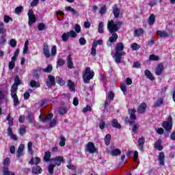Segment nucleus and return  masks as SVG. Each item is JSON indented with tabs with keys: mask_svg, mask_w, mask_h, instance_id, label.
<instances>
[{
	"mask_svg": "<svg viewBox=\"0 0 175 175\" xmlns=\"http://www.w3.org/2000/svg\"><path fill=\"white\" fill-rule=\"evenodd\" d=\"M122 25V22L117 21L114 23V21L111 20L108 21L107 23V29L110 33H112L111 36L109 38V40L107 42V46L110 47L111 46V43H116L117 39H118V35L117 34L118 31L120 30Z\"/></svg>",
	"mask_w": 175,
	"mask_h": 175,
	"instance_id": "f257e3e1",
	"label": "nucleus"
},
{
	"mask_svg": "<svg viewBox=\"0 0 175 175\" xmlns=\"http://www.w3.org/2000/svg\"><path fill=\"white\" fill-rule=\"evenodd\" d=\"M124 43H116L115 46V53L112 55L116 64H121V62H122V57L126 54L125 52H124Z\"/></svg>",
	"mask_w": 175,
	"mask_h": 175,
	"instance_id": "f03ea898",
	"label": "nucleus"
},
{
	"mask_svg": "<svg viewBox=\"0 0 175 175\" xmlns=\"http://www.w3.org/2000/svg\"><path fill=\"white\" fill-rule=\"evenodd\" d=\"M42 54L45 58H50L51 57L57 55V46L53 45L51 47V54H50V47L49 46V44L44 42L42 46Z\"/></svg>",
	"mask_w": 175,
	"mask_h": 175,
	"instance_id": "7ed1b4c3",
	"label": "nucleus"
},
{
	"mask_svg": "<svg viewBox=\"0 0 175 175\" xmlns=\"http://www.w3.org/2000/svg\"><path fill=\"white\" fill-rule=\"evenodd\" d=\"M95 76V72L91 70V68L86 67L85 71L83 72V80L85 84H90V80L94 79Z\"/></svg>",
	"mask_w": 175,
	"mask_h": 175,
	"instance_id": "20e7f679",
	"label": "nucleus"
},
{
	"mask_svg": "<svg viewBox=\"0 0 175 175\" xmlns=\"http://www.w3.org/2000/svg\"><path fill=\"white\" fill-rule=\"evenodd\" d=\"M161 126L165 129V132H172L173 129V119L172 116H169L167 120L162 122Z\"/></svg>",
	"mask_w": 175,
	"mask_h": 175,
	"instance_id": "39448f33",
	"label": "nucleus"
},
{
	"mask_svg": "<svg viewBox=\"0 0 175 175\" xmlns=\"http://www.w3.org/2000/svg\"><path fill=\"white\" fill-rule=\"evenodd\" d=\"M46 85L48 88H53L55 85V77L53 75H49L48 80L46 81Z\"/></svg>",
	"mask_w": 175,
	"mask_h": 175,
	"instance_id": "423d86ee",
	"label": "nucleus"
},
{
	"mask_svg": "<svg viewBox=\"0 0 175 175\" xmlns=\"http://www.w3.org/2000/svg\"><path fill=\"white\" fill-rule=\"evenodd\" d=\"M86 150L90 152V154H94L96 152V148L95 147V144L93 142H89L86 145Z\"/></svg>",
	"mask_w": 175,
	"mask_h": 175,
	"instance_id": "0eeeda50",
	"label": "nucleus"
},
{
	"mask_svg": "<svg viewBox=\"0 0 175 175\" xmlns=\"http://www.w3.org/2000/svg\"><path fill=\"white\" fill-rule=\"evenodd\" d=\"M146 143V139L144 137H141L138 139V144L137 145V148L139 151L144 150V144Z\"/></svg>",
	"mask_w": 175,
	"mask_h": 175,
	"instance_id": "6e6552de",
	"label": "nucleus"
},
{
	"mask_svg": "<svg viewBox=\"0 0 175 175\" xmlns=\"http://www.w3.org/2000/svg\"><path fill=\"white\" fill-rule=\"evenodd\" d=\"M164 69L165 68L163 67V64L162 63L159 64L155 68V75L157 76H161V75L163 73Z\"/></svg>",
	"mask_w": 175,
	"mask_h": 175,
	"instance_id": "1a4fd4ad",
	"label": "nucleus"
},
{
	"mask_svg": "<svg viewBox=\"0 0 175 175\" xmlns=\"http://www.w3.org/2000/svg\"><path fill=\"white\" fill-rule=\"evenodd\" d=\"M52 161H55V166H61L62 162H65V160L64 159V157H56L53 159H52Z\"/></svg>",
	"mask_w": 175,
	"mask_h": 175,
	"instance_id": "9d476101",
	"label": "nucleus"
},
{
	"mask_svg": "<svg viewBox=\"0 0 175 175\" xmlns=\"http://www.w3.org/2000/svg\"><path fill=\"white\" fill-rule=\"evenodd\" d=\"M25 148V146L24 144H21L18 146V148L16 151V157L18 158H21V157H23L24 155V150Z\"/></svg>",
	"mask_w": 175,
	"mask_h": 175,
	"instance_id": "9b49d317",
	"label": "nucleus"
},
{
	"mask_svg": "<svg viewBox=\"0 0 175 175\" xmlns=\"http://www.w3.org/2000/svg\"><path fill=\"white\" fill-rule=\"evenodd\" d=\"M112 9L115 18H118V17H120V14L121 13V10H120L117 4H115Z\"/></svg>",
	"mask_w": 175,
	"mask_h": 175,
	"instance_id": "f8f14e48",
	"label": "nucleus"
},
{
	"mask_svg": "<svg viewBox=\"0 0 175 175\" xmlns=\"http://www.w3.org/2000/svg\"><path fill=\"white\" fill-rule=\"evenodd\" d=\"M158 161L160 166H165V152H161L159 154Z\"/></svg>",
	"mask_w": 175,
	"mask_h": 175,
	"instance_id": "ddd939ff",
	"label": "nucleus"
},
{
	"mask_svg": "<svg viewBox=\"0 0 175 175\" xmlns=\"http://www.w3.org/2000/svg\"><path fill=\"white\" fill-rule=\"evenodd\" d=\"M40 72H42V68L40 67L33 70L32 76L36 80L39 79V77H40Z\"/></svg>",
	"mask_w": 175,
	"mask_h": 175,
	"instance_id": "4468645a",
	"label": "nucleus"
},
{
	"mask_svg": "<svg viewBox=\"0 0 175 175\" xmlns=\"http://www.w3.org/2000/svg\"><path fill=\"white\" fill-rule=\"evenodd\" d=\"M114 146H110V154L112 157H118V155H121V150L117 148L113 149Z\"/></svg>",
	"mask_w": 175,
	"mask_h": 175,
	"instance_id": "2eb2a0df",
	"label": "nucleus"
},
{
	"mask_svg": "<svg viewBox=\"0 0 175 175\" xmlns=\"http://www.w3.org/2000/svg\"><path fill=\"white\" fill-rule=\"evenodd\" d=\"M154 148H157L158 151H162L163 150V146H162V139H159L154 144Z\"/></svg>",
	"mask_w": 175,
	"mask_h": 175,
	"instance_id": "dca6fc26",
	"label": "nucleus"
},
{
	"mask_svg": "<svg viewBox=\"0 0 175 175\" xmlns=\"http://www.w3.org/2000/svg\"><path fill=\"white\" fill-rule=\"evenodd\" d=\"M146 109H147V104L146 103H142L139 106L137 111L139 114H143V113L146 112Z\"/></svg>",
	"mask_w": 175,
	"mask_h": 175,
	"instance_id": "f3484780",
	"label": "nucleus"
},
{
	"mask_svg": "<svg viewBox=\"0 0 175 175\" xmlns=\"http://www.w3.org/2000/svg\"><path fill=\"white\" fill-rule=\"evenodd\" d=\"M164 102H165V100L163 99V98H159L154 102L153 107H161V106L163 105Z\"/></svg>",
	"mask_w": 175,
	"mask_h": 175,
	"instance_id": "a211bd4d",
	"label": "nucleus"
},
{
	"mask_svg": "<svg viewBox=\"0 0 175 175\" xmlns=\"http://www.w3.org/2000/svg\"><path fill=\"white\" fill-rule=\"evenodd\" d=\"M144 33V29L142 28L135 29L134 30V36L136 38H140Z\"/></svg>",
	"mask_w": 175,
	"mask_h": 175,
	"instance_id": "6ab92c4d",
	"label": "nucleus"
},
{
	"mask_svg": "<svg viewBox=\"0 0 175 175\" xmlns=\"http://www.w3.org/2000/svg\"><path fill=\"white\" fill-rule=\"evenodd\" d=\"M42 172V167L39 165H35L33 167L31 170V173H33V174H40Z\"/></svg>",
	"mask_w": 175,
	"mask_h": 175,
	"instance_id": "aec40b11",
	"label": "nucleus"
},
{
	"mask_svg": "<svg viewBox=\"0 0 175 175\" xmlns=\"http://www.w3.org/2000/svg\"><path fill=\"white\" fill-rule=\"evenodd\" d=\"M111 125L113 126V128H116V129H121L122 128L117 119H113L111 122Z\"/></svg>",
	"mask_w": 175,
	"mask_h": 175,
	"instance_id": "412c9836",
	"label": "nucleus"
},
{
	"mask_svg": "<svg viewBox=\"0 0 175 175\" xmlns=\"http://www.w3.org/2000/svg\"><path fill=\"white\" fill-rule=\"evenodd\" d=\"M128 113L130 116L131 120H137L136 117V109H128Z\"/></svg>",
	"mask_w": 175,
	"mask_h": 175,
	"instance_id": "4be33fe9",
	"label": "nucleus"
},
{
	"mask_svg": "<svg viewBox=\"0 0 175 175\" xmlns=\"http://www.w3.org/2000/svg\"><path fill=\"white\" fill-rule=\"evenodd\" d=\"M67 65L69 69H73V60L72 59V55H68L67 57Z\"/></svg>",
	"mask_w": 175,
	"mask_h": 175,
	"instance_id": "5701e85b",
	"label": "nucleus"
},
{
	"mask_svg": "<svg viewBox=\"0 0 175 175\" xmlns=\"http://www.w3.org/2000/svg\"><path fill=\"white\" fill-rule=\"evenodd\" d=\"M31 88H40V83L36 81L35 80H31L29 83Z\"/></svg>",
	"mask_w": 175,
	"mask_h": 175,
	"instance_id": "b1692460",
	"label": "nucleus"
},
{
	"mask_svg": "<svg viewBox=\"0 0 175 175\" xmlns=\"http://www.w3.org/2000/svg\"><path fill=\"white\" fill-rule=\"evenodd\" d=\"M50 158H51V152H50V151L45 152L44 156V162H50V161H53V159Z\"/></svg>",
	"mask_w": 175,
	"mask_h": 175,
	"instance_id": "393cba45",
	"label": "nucleus"
},
{
	"mask_svg": "<svg viewBox=\"0 0 175 175\" xmlns=\"http://www.w3.org/2000/svg\"><path fill=\"white\" fill-rule=\"evenodd\" d=\"M130 126H132L131 131L133 133V135L137 133V131H139V124L136 122H134L133 124H130Z\"/></svg>",
	"mask_w": 175,
	"mask_h": 175,
	"instance_id": "a878e982",
	"label": "nucleus"
},
{
	"mask_svg": "<svg viewBox=\"0 0 175 175\" xmlns=\"http://www.w3.org/2000/svg\"><path fill=\"white\" fill-rule=\"evenodd\" d=\"M145 76H146V77L151 81H154V80H155V77H154V75H152V73H151L149 70H145Z\"/></svg>",
	"mask_w": 175,
	"mask_h": 175,
	"instance_id": "bb28decb",
	"label": "nucleus"
},
{
	"mask_svg": "<svg viewBox=\"0 0 175 175\" xmlns=\"http://www.w3.org/2000/svg\"><path fill=\"white\" fill-rule=\"evenodd\" d=\"M11 96L13 99L14 106H18L20 105V100H18L17 94H11Z\"/></svg>",
	"mask_w": 175,
	"mask_h": 175,
	"instance_id": "cd10ccee",
	"label": "nucleus"
},
{
	"mask_svg": "<svg viewBox=\"0 0 175 175\" xmlns=\"http://www.w3.org/2000/svg\"><path fill=\"white\" fill-rule=\"evenodd\" d=\"M157 34L160 36V38H169V33L165 31L158 30L157 31Z\"/></svg>",
	"mask_w": 175,
	"mask_h": 175,
	"instance_id": "c85d7f7f",
	"label": "nucleus"
},
{
	"mask_svg": "<svg viewBox=\"0 0 175 175\" xmlns=\"http://www.w3.org/2000/svg\"><path fill=\"white\" fill-rule=\"evenodd\" d=\"M35 23H36V16L33 15V16H29V21H28L29 26L32 27V25L35 24Z\"/></svg>",
	"mask_w": 175,
	"mask_h": 175,
	"instance_id": "c756f323",
	"label": "nucleus"
},
{
	"mask_svg": "<svg viewBox=\"0 0 175 175\" xmlns=\"http://www.w3.org/2000/svg\"><path fill=\"white\" fill-rule=\"evenodd\" d=\"M105 146H109L111 142V135L110 134H107L104 138Z\"/></svg>",
	"mask_w": 175,
	"mask_h": 175,
	"instance_id": "7c9ffc66",
	"label": "nucleus"
},
{
	"mask_svg": "<svg viewBox=\"0 0 175 175\" xmlns=\"http://www.w3.org/2000/svg\"><path fill=\"white\" fill-rule=\"evenodd\" d=\"M58 114H60V116H64V114H66L68 113V107H61L58 109Z\"/></svg>",
	"mask_w": 175,
	"mask_h": 175,
	"instance_id": "2f4dec72",
	"label": "nucleus"
},
{
	"mask_svg": "<svg viewBox=\"0 0 175 175\" xmlns=\"http://www.w3.org/2000/svg\"><path fill=\"white\" fill-rule=\"evenodd\" d=\"M148 23L149 25H154L155 23V15L154 14L150 15Z\"/></svg>",
	"mask_w": 175,
	"mask_h": 175,
	"instance_id": "473e14b6",
	"label": "nucleus"
},
{
	"mask_svg": "<svg viewBox=\"0 0 175 175\" xmlns=\"http://www.w3.org/2000/svg\"><path fill=\"white\" fill-rule=\"evenodd\" d=\"M5 33H6L5 23H3V22H0V35H5Z\"/></svg>",
	"mask_w": 175,
	"mask_h": 175,
	"instance_id": "72a5a7b5",
	"label": "nucleus"
},
{
	"mask_svg": "<svg viewBox=\"0 0 175 175\" xmlns=\"http://www.w3.org/2000/svg\"><path fill=\"white\" fill-rule=\"evenodd\" d=\"M56 83L59 85H65L66 82L62 79L59 76L56 77Z\"/></svg>",
	"mask_w": 175,
	"mask_h": 175,
	"instance_id": "f704fd0d",
	"label": "nucleus"
},
{
	"mask_svg": "<svg viewBox=\"0 0 175 175\" xmlns=\"http://www.w3.org/2000/svg\"><path fill=\"white\" fill-rule=\"evenodd\" d=\"M26 119L27 120L29 124H32L33 122V114L32 113L29 112L28 115L26 116Z\"/></svg>",
	"mask_w": 175,
	"mask_h": 175,
	"instance_id": "c9c22d12",
	"label": "nucleus"
},
{
	"mask_svg": "<svg viewBox=\"0 0 175 175\" xmlns=\"http://www.w3.org/2000/svg\"><path fill=\"white\" fill-rule=\"evenodd\" d=\"M18 90V86L13 84L11 88V95H17V90Z\"/></svg>",
	"mask_w": 175,
	"mask_h": 175,
	"instance_id": "e433bc0d",
	"label": "nucleus"
},
{
	"mask_svg": "<svg viewBox=\"0 0 175 175\" xmlns=\"http://www.w3.org/2000/svg\"><path fill=\"white\" fill-rule=\"evenodd\" d=\"M18 90V86L13 84L11 88V95H17V90Z\"/></svg>",
	"mask_w": 175,
	"mask_h": 175,
	"instance_id": "4c0bfd02",
	"label": "nucleus"
},
{
	"mask_svg": "<svg viewBox=\"0 0 175 175\" xmlns=\"http://www.w3.org/2000/svg\"><path fill=\"white\" fill-rule=\"evenodd\" d=\"M3 174V175H16L14 172L12 171H9V168H8V167H4Z\"/></svg>",
	"mask_w": 175,
	"mask_h": 175,
	"instance_id": "58836bf2",
	"label": "nucleus"
},
{
	"mask_svg": "<svg viewBox=\"0 0 175 175\" xmlns=\"http://www.w3.org/2000/svg\"><path fill=\"white\" fill-rule=\"evenodd\" d=\"M21 79H20V77L18 75H15L14 79V85H21Z\"/></svg>",
	"mask_w": 175,
	"mask_h": 175,
	"instance_id": "ea45409f",
	"label": "nucleus"
},
{
	"mask_svg": "<svg viewBox=\"0 0 175 175\" xmlns=\"http://www.w3.org/2000/svg\"><path fill=\"white\" fill-rule=\"evenodd\" d=\"M32 146H33V143L31 141H29L27 144V150L30 155H33V150H32Z\"/></svg>",
	"mask_w": 175,
	"mask_h": 175,
	"instance_id": "a19ab883",
	"label": "nucleus"
},
{
	"mask_svg": "<svg viewBox=\"0 0 175 175\" xmlns=\"http://www.w3.org/2000/svg\"><path fill=\"white\" fill-rule=\"evenodd\" d=\"M26 132H27V127H25V126H22L18 129V133L21 136H24Z\"/></svg>",
	"mask_w": 175,
	"mask_h": 175,
	"instance_id": "79ce46f5",
	"label": "nucleus"
},
{
	"mask_svg": "<svg viewBox=\"0 0 175 175\" xmlns=\"http://www.w3.org/2000/svg\"><path fill=\"white\" fill-rule=\"evenodd\" d=\"M67 86L68 87L69 90L71 91H75V83L72 81V80H68V85Z\"/></svg>",
	"mask_w": 175,
	"mask_h": 175,
	"instance_id": "37998d69",
	"label": "nucleus"
},
{
	"mask_svg": "<svg viewBox=\"0 0 175 175\" xmlns=\"http://www.w3.org/2000/svg\"><path fill=\"white\" fill-rule=\"evenodd\" d=\"M131 50H133V51H135L136 50H139V49H140V45H139L136 42H133L131 44Z\"/></svg>",
	"mask_w": 175,
	"mask_h": 175,
	"instance_id": "c03bdc74",
	"label": "nucleus"
},
{
	"mask_svg": "<svg viewBox=\"0 0 175 175\" xmlns=\"http://www.w3.org/2000/svg\"><path fill=\"white\" fill-rule=\"evenodd\" d=\"M54 167H55V165L50 164L48 167V172L49 174L53 175L54 174Z\"/></svg>",
	"mask_w": 175,
	"mask_h": 175,
	"instance_id": "a18cd8bd",
	"label": "nucleus"
},
{
	"mask_svg": "<svg viewBox=\"0 0 175 175\" xmlns=\"http://www.w3.org/2000/svg\"><path fill=\"white\" fill-rule=\"evenodd\" d=\"M52 71L53 66H51V64H49L46 68L43 69V72H44L45 73H51Z\"/></svg>",
	"mask_w": 175,
	"mask_h": 175,
	"instance_id": "49530a36",
	"label": "nucleus"
},
{
	"mask_svg": "<svg viewBox=\"0 0 175 175\" xmlns=\"http://www.w3.org/2000/svg\"><path fill=\"white\" fill-rule=\"evenodd\" d=\"M64 9L67 12H71V13L73 14H77V11H76V10L73 9V8H71L70 6H66Z\"/></svg>",
	"mask_w": 175,
	"mask_h": 175,
	"instance_id": "de8ad7c7",
	"label": "nucleus"
},
{
	"mask_svg": "<svg viewBox=\"0 0 175 175\" xmlns=\"http://www.w3.org/2000/svg\"><path fill=\"white\" fill-rule=\"evenodd\" d=\"M161 2L162 0H152L149 2V5L152 8L153 6H155V5H157V3H161Z\"/></svg>",
	"mask_w": 175,
	"mask_h": 175,
	"instance_id": "09e8293b",
	"label": "nucleus"
},
{
	"mask_svg": "<svg viewBox=\"0 0 175 175\" xmlns=\"http://www.w3.org/2000/svg\"><path fill=\"white\" fill-rule=\"evenodd\" d=\"M6 120L8 121V125H10V126H13V118H12L10 113L8 115Z\"/></svg>",
	"mask_w": 175,
	"mask_h": 175,
	"instance_id": "8fccbe9b",
	"label": "nucleus"
},
{
	"mask_svg": "<svg viewBox=\"0 0 175 175\" xmlns=\"http://www.w3.org/2000/svg\"><path fill=\"white\" fill-rule=\"evenodd\" d=\"M91 55L93 57L96 56V46L92 44V48H91V52H90Z\"/></svg>",
	"mask_w": 175,
	"mask_h": 175,
	"instance_id": "3c124183",
	"label": "nucleus"
},
{
	"mask_svg": "<svg viewBox=\"0 0 175 175\" xmlns=\"http://www.w3.org/2000/svg\"><path fill=\"white\" fill-rule=\"evenodd\" d=\"M106 99L109 100V102H111V100H114V93L113 92H110L108 96L106 97Z\"/></svg>",
	"mask_w": 175,
	"mask_h": 175,
	"instance_id": "603ef678",
	"label": "nucleus"
},
{
	"mask_svg": "<svg viewBox=\"0 0 175 175\" xmlns=\"http://www.w3.org/2000/svg\"><path fill=\"white\" fill-rule=\"evenodd\" d=\"M5 43H6V36H1L0 37V44L1 46H5Z\"/></svg>",
	"mask_w": 175,
	"mask_h": 175,
	"instance_id": "864d4df0",
	"label": "nucleus"
},
{
	"mask_svg": "<svg viewBox=\"0 0 175 175\" xmlns=\"http://www.w3.org/2000/svg\"><path fill=\"white\" fill-rule=\"evenodd\" d=\"M67 33L68 34V38H76L77 36V33L73 30H71Z\"/></svg>",
	"mask_w": 175,
	"mask_h": 175,
	"instance_id": "5fc2aeb1",
	"label": "nucleus"
},
{
	"mask_svg": "<svg viewBox=\"0 0 175 175\" xmlns=\"http://www.w3.org/2000/svg\"><path fill=\"white\" fill-rule=\"evenodd\" d=\"M65 142H66V140L65 139V137L64 135H62L60 138V142L59 144L60 147L65 146Z\"/></svg>",
	"mask_w": 175,
	"mask_h": 175,
	"instance_id": "6e6d98bb",
	"label": "nucleus"
},
{
	"mask_svg": "<svg viewBox=\"0 0 175 175\" xmlns=\"http://www.w3.org/2000/svg\"><path fill=\"white\" fill-rule=\"evenodd\" d=\"M23 10H24V7H23L21 5L16 7L15 8V13H16V14H20V13H21V12H23Z\"/></svg>",
	"mask_w": 175,
	"mask_h": 175,
	"instance_id": "4d7b16f0",
	"label": "nucleus"
},
{
	"mask_svg": "<svg viewBox=\"0 0 175 175\" xmlns=\"http://www.w3.org/2000/svg\"><path fill=\"white\" fill-rule=\"evenodd\" d=\"M37 28L38 31H44L46 29V25L43 23H40L38 25Z\"/></svg>",
	"mask_w": 175,
	"mask_h": 175,
	"instance_id": "13d9d810",
	"label": "nucleus"
},
{
	"mask_svg": "<svg viewBox=\"0 0 175 175\" xmlns=\"http://www.w3.org/2000/svg\"><path fill=\"white\" fill-rule=\"evenodd\" d=\"M103 26H104L103 22H100L98 24V33H103L104 32Z\"/></svg>",
	"mask_w": 175,
	"mask_h": 175,
	"instance_id": "bf43d9fd",
	"label": "nucleus"
},
{
	"mask_svg": "<svg viewBox=\"0 0 175 175\" xmlns=\"http://www.w3.org/2000/svg\"><path fill=\"white\" fill-rule=\"evenodd\" d=\"M93 45H95L96 47H97L98 44L102 45L103 44V40H94L92 43Z\"/></svg>",
	"mask_w": 175,
	"mask_h": 175,
	"instance_id": "052dcab7",
	"label": "nucleus"
},
{
	"mask_svg": "<svg viewBox=\"0 0 175 175\" xmlns=\"http://www.w3.org/2000/svg\"><path fill=\"white\" fill-rule=\"evenodd\" d=\"M133 66L135 69H140V68H142V64L140 62H139V61H136L133 62Z\"/></svg>",
	"mask_w": 175,
	"mask_h": 175,
	"instance_id": "680f3d73",
	"label": "nucleus"
},
{
	"mask_svg": "<svg viewBox=\"0 0 175 175\" xmlns=\"http://www.w3.org/2000/svg\"><path fill=\"white\" fill-rule=\"evenodd\" d=\"M3 21L4 23H5L6 24H8L9 23V21H13V18H12L10 16L5 15L3 16Z\"/></svg>",
	"mask_w": 175,
	"mask_h": 175,
	"instance_id": "e2e57ef3",
	"label": "nucleus"
},
{
	"mask_svg": "<svg viewBox=\"0 0 175 175\" xmlns=\"http://www.w3.org/2000/svg\"><path fill=\"white\" fill-rule=\"evenodd\" d=\"M68 38H69V34L67 33H64L62 36V39L63 42H68Z\"/></svg>",
	"mask_w": 175,
	"mask_h": 175,
	"instance_id": "0e129e2a",
	"label": "nucleus"
},
{
	"mask_svg": "<svg viewBox=\"0 0 175 175\" xmlns=\"http://www.w3.org/2000/svg\"><path fill=\"white\" fill-rule=\"evenodd\" d=\"M10 46H11V47H16V46H17V41H16L14 38L11 39L10 41Z\"/></svg>",
	"mask_w": 175,
	"mask_h": 175,
	"instance_id": "69168bd1",
	"label": "nucleus"
},
{
	"mask_svg": "<svg viewBox=\"0 0 175 175\" xmlns=\"http://www.w3.org/2000/svg\"><path fill=\"white\" fill-rule=\"evenodd\" d=\"M149 59L150 61H158V59H159V57H158V55H150L149 56Z\"/></svg>",
	"mask_w": 175,
	"mask_h": 175,
	"instance_id": "338daca9",
	"label": "nucleus"
},
{
	"mask_svg": "<svg viewBox=\"0 0 175 175\" xmlns=\"http://www.w3.org/2000/svg\"><path fill=\"white\" fill-rule=\"evenodd\" d=\"M57 64L59 66H64V65H65V60L64 59H59L57 62Z\"/></svg>",
	"mask_w": 175,
	"mask_h": 175,
	"instance_id": "774afa93",
	"label": "nucleus"
}]
</instances>
